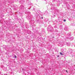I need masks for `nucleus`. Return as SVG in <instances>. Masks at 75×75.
<instances>
[{
  "mask_svg": "<svg viewBox=\"0 0 75 75\" xmlns=\"http://www.w3.org/2000/svg\"><path fill=\"white\" fill-rule=\"evenodd\" d=\"M60 55H63V54H62L61 52H60Z\"/></svg>",
  "mask_w": 75,
  "mask_h": 75,
  "instance_id": "f257e3e1",
  "label": "nucleus"
},
{
  "mask_svg": "<svg viewBox=\"0 0 75 75\" xmlns=\"http://www.w3.org/2000/svg\"><path fill=\"white\" fill-rule=\"evenodd\" d=\"M64 21H66V20L64 19Z\"/></svg>",
  "mask_w": 75,
  "mask_h": 75,
  "instance_id": "f03ea898",
  "label": "nucleus"
},
{
  "mask_svg": "<svg viewBox=\"0 0 75 75\" xmlns=\"http://www.w3.org/2000/svg\"><path fill=\"white\" fill-rule=\"evenodd\" d=\"M59 57V56H57V57Z\"/></svg>",
  "mask_w": 75,
  "mask_h": 75,
  "instance_id": "39448f33",
  "label": "nucleus"
},
{
  "mask_svg": "<svg viewBox=\"0 0 75 75\" xmlns=\"http://www.w3.org/2000/svg\"><path fill=\"white\" fill-rule=\"evenodd\" d=\"M66 72H67V70H66Z\"/></svg>",
  "mask_w": 75,
  "mask_h": 75,
  "instance_id": "423d86ee",
  "label": "nucleus"
},
{
  "mask_svg": "<svg viewBox=\"0 0 75 75\" xmlns=\"http://www.w3.org/2000/svg\"><path fill=\"white\" fill-rule=\"evenodd\" d=\"M41 18H42V19H43V17H41Z\"/></svg>",
  "mask_w": 75,
  "mask_h": 75,
  "instance_id": "20e7f679",
  "label": "nucleus"
},
{
  "mask_svg": "<svg viewBox=\"0 0 75 75\" xmlns=\"http://www.w3.org/2000/svg\"><path fill=\"white\" fill-rule=\"evenodd\" d=\"M15 58H17V56H15Z\"/></svg>",
  "mask_w": 75,
  "mask_h": 75,
  "instance_id": "7ed1b4c3",
  "label": "nucleus"
}]
</instances>
